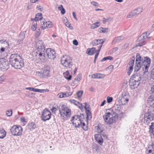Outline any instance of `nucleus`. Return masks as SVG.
<instances>
[{"instance_id":"8","label":"nucleus","mask_w":154,"mask_h":154,"mask_svg":"<svg viewBox=\"0 0 154 154\" xmlns=\"http://www.w3.org/2000/svg\"><path fill=\"white\" fill-rule=\"evenodd\" d=\"M121 94L119 98V102L122 105L126 104L128 101L129 97V94L126 90L122 89Z\"/></svg>"},{"instance_id":"28","label":"nucleus","mask_w":154,"mask_h":154,"mask_svg":"<svg viewBox=\"0 0 154 154\" xmlns=\"http://www.w3.org/2000/svg\"><path fill=\"white\" fill-rule=\"evenodd\" d=\"M124 39V37L122 36H118L115 38L113 40L112 42L114 43H118L121 42Z\"/></svg>"},{"instance_id":"27","label":"nucleus","mask_w":154,"mask_h":154,"mask_svg":"<svg viewBox=\"0 0 154 154\" xmlns=\"http://www.w3.org/2000/svg\"><path fill=\"white\" fill-rule=\"evenodd\" d=\"M0 43L2 44L1 47L7 48V49L8 50L9 48V45L8 42L6 41H0Z\"/></svg>"},{"instance_id":"22","label":"nucleus","mask_w":154,"mask_h":154,"mask_svg":"<svg viewBox=\"0 0 154 154\" xmlns=\"http://www.w3.org/2000/svg\"><path fill=\"white\" fill-rule=\"evenodd\" d=\"M94 137L96 141L100 145H101L103 142V139L100 134H96L94 135Z\"/></svg>"},{"instance_id":"62","label":"nucleus","mask_w":154,"mask_h":154,"mask_svg":"<svg viewBox=\"0 0 154 154\" xmlns=\"http://www.w3.org/2000/svg\"><path fill=\"white\" fill-rule=\"evenodd\" d=\"M51 109V110H52L53 112H55L57 111V109L55 107H52Z\"/></svg>"},{"instance_id":"14","label":"nucleus","mask_w":154,"mask_h":154,"mask_svg":"<svg viewBox=\"0 0 154 154\" xmlns=\"http://www.w3.org/2000/svg\"><path fill=\"white\" fill-rule=\"evenodd\" d=\"M9 64L8 61L3 58L0 59V70L3 71L8 69Z\"/></svg>"},{"instance_id":"60","label":"nucleus","mask_w":154,"mask_h":154,"mask_svg":"<svg viewBox=\"0 0 154 154\" xmlns=\"http://www.w3.org/2000/svg\"><path fill=\"white\" fill-rule=\"evenodd\" d=\"M78 106V107L80 109H82L83 108L82 107V104L79 102V103H78V105H77Z\"/></svg>"},{"instance_id":"12","label":"nucleus","mask_w":154,"mask_h":154,"mask_svg":"<svg viewBox=\"0 0 154 154\" xmlns=\"http://www.w3.org/2000/svg\"><path fill=\"white\" fill-rule=\"evenodd\" d=\"M141 78H139L137 79V78H130L129 80V85L132 89L137 88L140 84Z\"/></svg>"},{"instance_id":"43","label":"nucleus","mask_w":154,"mask_h":154,"mask_svg":"<svg viewBox=\"0 0 154 154\" xmlns=\"http://www.w3.org/2000/svg\"><path fill=\"white\" fill-rule=\"evenodd\" d=\"M25 33L23 32H21L19 35L20 39L23 40L25 38Z\"/></svg>"},{"instance_id":"39","label":"nucleus","mask_w":154,"mask_h":154,"mask_svg":"<svg viewBox=\"0 0 154 154\" xmlns=\"http://www.w3.org/2000/svg\"><path fill=\"white\" fill-rule=\"evenodd\" d=\"M41 30L40 29H37L35 34V37L36 38H38L40 36L41 34Z\"/></svg>"},{"instance_id":"3","label":"nucleus","mask_w":154,"mask_h":154,"mask_svg":"<svg viewBox=\"0 0 154 154\" xmlns=\"http://www.w3.org/2000/svg\"><path fill=\"white\" fill-rule=\"evenodd\" d=\"M84 118L83 116L75 115L72 117L71 121L73 125L75 128H78L80 126H83V128L85 131L87 129V127L85 128V123L83 122Z\"/></svg>"},{"instance_id":"46","label":"nucleus","mask_w":154,"mask_h":154,"mask_svg":"<svg viewBox=\"0 0 154 154\" xmlns=\"http://www.w3.org/2000/svg\"><path fill=\"white\" fill-rule=\"evenodd\" d=\"M107 101L108 103H110L113 100V98L112 97L108 96L106 98Z\"/></svg>"},{"instance_id":"48","label":"nucleus","mask_w":154,"mask_h":154,"mask_svg":"<svg viewBox=\"0 0 154 154\" xmlns=\"http://www.w3.org/2000/svg\"><path fill=\"white\" fill-rule=\"evenodd\" d=\"M6 114L8 116H10L12 114V111L11 110H8L6 112Z\"/></svg>"},{"instance_id":"35","label":"nucleus","mask_w":154,"mask_h":154,"mask_svg":"<svg viewBox=\"0 0 154 154\" xmlns=\"http://www.w3.org/2000/svg\"><path fill=\"white\" fill-rule=\"evenodd\" d=\"M93 76H94L95 77H103V76H105V75L103 74L100 73H96L91 75V77H93Z\"/></svg>"},{"instance_id":"6","label":"nucleus","mask_w":154,"mask_h":154,"mask_svg":"<svg viewBox=\"0 0 154 154\" xmlns=\"http://www.w3.org/2000/svg\"><path fill=\"white\" fill-rule=\"evenodd\" d=\"M139 61L142 66V69L144 71L143 72H147L150 65V59L147 57H140V59Z\"/></svg>"},{"instance_id":"34","label":"nucleus","mask_w":154,"mask_h":154,"mask_svg":"<svg viewBox=\"0 0 154 154\" xmlns=\"http://www.w3.org/2000/svg\"><path fill=\"white\" fill-rule=\"evenodd\" d=\"M58 8L59 10L61 11V13L62 14H64L65 13V10L64 8H63V6L60 5V6L58 7Z\"/></svg>"},{"instance_id":"40","label":"nucleus","mask_w":154,"mask_h":154,"mask_svg":"<svg viewBox=\"0 0 154 154\" xmlns=\"http://www.w3.org/2000/svg\"><path fill=\"white\" fill-rule=\"evenodd\" d=\"M101 47H102V45H100L98 48V49H97V51L96 52L97 53H96V54H95V55L94 58H95V59H97V57L99 55V52L100 51V50Z\"/></svg>"},{"instance_id":"29","label":"nucleus","mask_w":154,"mask_h":154,"mask_svg":"<svg viewBox=\"0 0 154 154\" xmlns=\"http://www.w3.org/2000/svg\"><path fill=\"white\" fill-rule=\"evenodd\" d=\"M6 132L3 129H0V138H3L6 135Z\"/></svg>"},{"instance_id":"64","label":"nucleus","mask_w":154,"mask_h":154,"mask_svg":"<svg viewBox=\"0 0 154 154\" xmlns=\"http://www.w3.org/2000/svg\"><path fill=\"white\" fill-rule=\"evenodd\" d=\"M103 23L104 24L106 22L107 20L108 21L109 20V19H106L104 17H103Z\"/></svg>"},{"instance_id":"36","label":"nucleus","mask_w":154,"mask_h":154,"mask_svg":"<svg viewBox=\"0 0 154 154\" xmlns=\"http://www.w3.org/2000/svg\"><path fill=\"white\" fill-rule=\"evenodd\" d=\"M83 93V91H80L77 92L76 94L79 100L81 99V97L82 96Z\"/></svg>"},{"instance_id":"61","label":"nucleus","mask_w":154,"mask_h":154,"mask_svg":"<svg viewBox=\"0 0 154 154\" xmlns=\"http://www.w3.org/2000/svg\"><path fill=\"white\" fill-rule=\"evenodd\" d=\"M151 77H154V68L152 70L151 73Z\"/></svg>"},{"instance_id":"56","label":"nucleus","mask_w":154,"mask_h":154,"mask_svg":"<svg viewBox=\"0 0 154 154\" xmlns=\"http://www.w3.org/2000/svg\"><path fill=\"white\" fill-rule=\"evenodd\" d=\"M37 8L38 10H39L40 11H42L43 10V8L41 7L40 5H37Z\"/></svg>"},{"instance_id":"30","label":"nucleus","mask_w":154,"mask_h":154,"mask_svg":"<svg viewBox=\"0 0 154 154\" xmlns=\"http://www.w3.org/2000/svg\"><path fill=\"white\" fill-rule=\"evenodd\" d=\"M42 14L41 13H38L37 14L34 19V21H38L42 19Z\"/></svg>"},{"instance_id":"44","label":"nucleus","mask_w":154,"mask_h":154,"mask_svg":"<svg viewBox=\"0 0 154 154\" xmlns=\"http://www.w3.org/2000/svg\"><path fill=\"white\" fill-rule=\"evenodd\" d=\"M136 11L135 12L136 13V15L138 14L139 13L142 12V10L140 8H137V9L134 10L133 11Z\"/></svg>"},{"instance_id":"38","label":"nucleus","mask_w":154,"mask_h":154,"mask_svg":"<svg viewBox=\"0 0 154 154\" xmlns=\"http://www.w3.org/2000/svg\"><path fill=\"white\" fill-rule=\"evenodd\" d=\"M152 149L148 151V154H154V144H153L151 146Z\"/></svg>"},{"instance_id":"1","label":"nucleus","mask_w":154,"mask_h":154,"mask_svg":"<svg viewBox=\"0 0 154 154\" xmlns=\"http://www.w3.org/2000/svg\"><path fill=\"white\" fill-rule=\"evenodd\" d=\"M35 46L37 51L32 53L33 57L35 56L37 59L44 60L46 57L45 54V47L42 40H37L35 42Z\"/></svg>"},{"instance_id":"55","label":"nucleus","mask_w":154,"mask_h":154,"mask_svg":"<svg viewBox=\"0 0 154 154\" xmlns=\"http://www.w3.org/2000/svg\"><path fill=\"white\" fill-rule=\"evenodd\" d=\"M91 3L93 6L96 7H97L99 5L97 2L94 1L91 2Z\"/></svg>"},{"instance_id":"20","label":"nucleus","mask_w":154,"mask_h":154,"mask_svg":"<svg viewBox=\"0 0 154 154\" xmlns=\"http://www.w3.org/2000/svg\"><path fill=\"white\" fill-rule=\"evenodd\" d=\"M52 23L50 21L44 22L43 21L41 23V26L40 28L43 30L46 28H51L52 27Z\"/></svg>"},{"instance_id":"52","label":"nucleus","mask_w":154,"mask_h":154,"mask_svg":"<svg viewBox=\"0 0 154 154\" xmlns=\"http://www.w3.org/2000/svg\"><path fill=\"white\" fill-rule=\"evenodd\" d=\"M129 45V44L128 43H125L122 46V49H125L128 47Z\"/></svg>"},{"instance_id":"19","label":"nucleus","mask_w":154,"mask_h":154,"mask_svg":"<svg viewBox=\"0 0 154 154\" xmlns=\"http://www.w3.org/2000/svg\"><path fill=\"white\" fill-rule=\"evenodd\" d=\"M113 109L116 112L119 114H124L125 113V111L123 109V108L121 107L120 105L115 104L113 107Z\"/></svg>"},{"instance_id":"7","label":"nucleus","mask_w":154,"mask_h":154,"mask_svg":"<svg viewBox=\"0 0 154 154\" xmlns=\"http://www.w3.org/2000/svg\"><path fill=\"white\" fill-rule=\"evenodd\" d=\"M140 59V56L139 53H137L136 54V60L134 67V73L131 77H136V76H139L140 75L139 74L137 73V72L139 71L141 69H142V66L139 61Z\"/></svg>"},{"instance_id":"9","label":"nucleus","mask_w":154,"mask_h":154,"mask_svg":"<svg viewBox=\"0 0 154 154\" xmlns=\"http://www.w3.org/2000/svg\"><path fill=\"white\" fill-rule=\"evenodd\" d=\"M117 116H114L109 112H107L103 116V118L106 124H111L115 122L117 119Z\"/></svg>"},{"instance_id":"59","label":"nucleus","mask_w":154,"mask_h":154,"mask_svg":"<svg viewBox=\"0 0 154 154\" xmlns=\"http://www.w3.org/2000/svg\"><path fill=\"white\" fill-rule=\"evenodd\" d=\"M26 90H29L31 91H33L34 90V88L31 87H28L26 88Z\"/></svg>"},{"instance_id":"41","label":"nucleus","mask_w":154,"mask_h":154,"mask_svg":"<svg viewBox=\"0 0 154 154\" xmlns=\"http://www.w3.org/2000/svg\"><path fill=\"white\" fill-rule=\"evenodd\" d=\"M86 114L87 115V119H91V114L90 110L86 111Z\"/></svg>"},{"instance_id":"53","label":"nucleus","mask_w":154,"mask_h":154,"mask_svg":"<svg viewBox=\"0 0 154 154\" xmlns=\"http://www.w3.org/2000/svg\"><path fill=\"white\" fill-rule=\"evenodd\" d=\"M57 96L60 98L65 97H64V93H60L58 94Z\"/></svg>"},{"instance_id":"26","label":"nucleus","mask_w":154,"mask_h":154,"mask_svg":"<svg viewBox=\"0 0 154 154\" xmlns=\"http://www.w3.org/2000/svg\"><path fill=\"white\" fill-rule=\"evenodd\" d=\"M149 126V132L152 138H154V123H152Z\"/></svg>"},{"instance_id":"31","label":"nucleus","mask_w":154,"mask_h":154,"mask_svg":"<svg viewBox=\"0 0 154 154\" xmlns=\"http://www.w3.org/2000/svg\"><path fill=\"white\" fill-rule=\"evenodd\" d=\"M28 127L29 129L32 130L35 128L36 126L34 123L32 122L29 124Z\"/></svg>"},{"instance_id":"16","label":"nucleus","mask_w":154,"mask_h":154,"mask_svg":"<svg viewBox=\"0 0 154 154\" xmlns=\"http://www.w3.org/2000/svg\"><path fill=\"white\" fill-rule=\"evenodd\" d=\"M51 113L49 110L45 109L43 111L42 116V119L43 121L45 122L49 120L51 117Z\"/></svg>"},{"instance_id":"42","label":"nucleus","mask_w":154,"mask_h":154,"mask_svg":"<svg viewBox=\"0 0 154 154\" xmlns=\"http://www.w3.org/2000/svg\"><path fill=\"white\" fill-rule=\"evenodd\" d=\"M64 93L65 97H67L71 96L72 94V92H66Z\"/></svg>"},{"instance_id":"18","label":"nucleus","mask_w":154,"mask_h":154,"mask_svg":"<svg viewBox=\"0 0 154 154\" xmlns=\"http://www.w3.org/2000/svg\"><path fill=\"white\" fill-rule=\"evenodd\" d=\"M46 53V55L48 58L50 59H54L56 57L55 52L53 49L48 48L45 51Z\"/></svg>"},{"instance_id":"15","label":"nucleus","mask_w":154,"mask_h":154,"mask_svg":"<svg viewBox=\"0 0 154 154\" xmlns=\"http://www.w3.org/2000/svg\"><path fill=\"white\" fill-rule=\"evenodd\" d=\"M50 67L47 66L43 69V72H37L36 75L38 76H49L50 72Z\"/></svg>"},{"instance_id":"21","label":"nucleus","mask_w":154,"mask_h":154,"mask_svg":"<svg viewBox=\"0 0 154 154\" xmlns=\"http://www.w3.org/2000/svg\"><path fill=\"white\" fill-rule=\"evenodd\" d=\"M147 104L150 106L149 108H154V94L150 95L148 98Z\"/></svg>"},{"instance_id":"54","label":"nucleus","mask_w":154,"mask_h":154,"mask_svg":"<svg viewBox=\"0 0 154 154\" xmlns=\"http://www.w3.org/2000/svg\"><path fill=\"white\" fill-rule=\"evenodd\" d=\"M80 80V78H75L74 80V83H77Z\"/></svg>"},{"instance_id":"25","label":"nucleus","mask_w":154,"mask_h":154,"mask_svg":"<svg viewBox=\"0 0 154 154\" xmlns=\"http://www.w3.org/2000/svg\"><path fill=\"white\" fill-rule=\"evenodd\" d=\"M97 51L95 48H88L87 50V53L89 55H92Z\"/></svg>"},{"instance_id":"49","label":"nucleus","mask_w":154,"mask_h":154,"mask_svg":"<svg viewBox=\"0 0 154 154\" xmlns=\"http://www.w3.org/2000/svg\"><path fill=\"white\" fill-rule=\"evenodd\" d=\"M69 73L68 71H66L65 73H63L64 77H72L71 75L69 74Z\"/></svg>"},{"instance_id":"45","label":"nucleus","mask_w":154,"mask_h":154,"mask_svg":"<svg viewBox=\"0 0 154 154\" xmlns=\"http://www.w3.org/2000/svg\"><path fill=\"white\" fill-rule=\"evenodd\" d=\"M85 106L84 108L86 111H90V108L89 105L88 104H87L86 103H85Z\"/></svg>"},{"instance_id":"10","label":"nucleus","mask_w":154,"mask_h":154,"mask_svg":"<svg viewBox=\"0 0 154 154\" xmlns=\"http://www.w3.org/2000/svg\"><path fill=\"white\" fill-rule=\"evenodd\" d=\"M72 59L68 55H65L61 58V64L64 67L70 68L72 65Z\"/></svg>"},{"instance_id":"24","label":"nucleus","mask_w":154,"mask_h":154,"mask_svg":"<svg viewBox=\"0 0 154 154\" xmlns=\"http://www.w3.org/2000/svg\"><path fill=\"white\" fill-rule=\"evenodd\" d=\"M7 48L1 47L0 49V55L2 57H4L7 56V52L8 51Z\"/></svg>"},{"instance_id":"17","label":"nucleus","mask_w":154,"mask_h":154,"mask_svg":"<svg viewBox=\"0 0 154 154\" xmlns=\"http://www.w3.org/2000/svg\"><path fill=\"white\" fill-rule=\"evenodd\" d=\"M150 34V33H148L147 32H145L142 35H140L137 39V41L139 42V43H141V44L140 45V46H142L145 44V41L144 39L146 38H150L148 37V36Z\"/></svg>"},{"instance_id":"37","label":"nucleus","mask_w":154,"mask_h":154,"mask_svg":"<svg viewBox=\"0 0 154 154\" xmlns=\"http://www.w3.org/2000/svg\"><path fill=\"white\" fill-rule=\"evenodd\" d=\"M136 11H133L132 12L129 13V14L127 16L128 18H130L133 16L136 15V13L135 12Z\"/></svg>"},{"instance_id":"13","label":"nucleus","mask_w":154,"mask_h":154,"mask_svg":"<svg viewBox=\"0 0 154 154\" xmlns=\"http://www.w3.org/2000/svg\"><path fill=\"white\" fill-rule=\"evenodd\" d=\"M135 57L133 56L130 59L127 66V74L129 75L133 69V66L134 62Z\"/></svg>"},{"instance_id":"58","label":"nucleus","mask_w":154,"mask_h":154,"mask_svg":"<svg viewBox=\"0 0 154 154\" xmlns=\"http://www.w3.org/2000/svg\"><path fill=\"white\" fill-rule=\"evenodd\" d=\"M151 92L152 94H154V85H153L151 88Z\"/></svg>"},{"instance_id":"47","label":"nucleus","mask_w":154,"mask_h":154,"mask_svg":"<svg viewBox=\"0 0 154 154\" xmlns=\"http://www.w3.org/2000/svg\"><path fill=\"white\" fill-rule=\"evenodd\" d=\"M33 91L35 92H42L45 91L44 89H38L34 88Z\"/></svg>"},{"instance_id":"63","label":"nucleus","mask_w":154,"mask_h":154,"mask_svg":"<svg viewBox=\"0 0 154 154\" xmlns=\"http://www.w3.org/2000/svg\"><path fill=\"white\" fill-rule=\"evenodd\" d=\"M106 58L107 60H113V58L110 56L106 57Z\"/></svg>"},{"instance_id":"57","label":"nucleus","mask_w":154,"mask_h":154,"mask_svg":"<svg viewBox=\"0 0 154 154\" xmlns=\"http://www.w3.org/2000/svg\"><path fill=\"white\" fill-rule=\"evenodd\" d=\"M73 44L75 45H77L78 44V42L77 40H74L73 41Z\"/></svg>"},{"instance_id":"11","label":"nucleus","mask_w":154,"mask_h":154,"mask_svg":"<svg viewBox=\"0 0 154 154\" xmlns=\"http://www.w3.org/2000/svg\"><path fill=\"white\" fill-rule=\"evenodd\" d=\"M10 131L13 136H19L22 134L23 129L20 125H14L11 127Z\"/></svg>"},{"instance_id":"4","label":"nucleus","mask_w":154,"mask_h":154,"mask_svg":"<svg viewBox=\"0 0 154 154\" xmlns=\"http://www.w3.org/2000/svg\"><path fill=\"white\" fill-rule=\"evenodd\" d=\"M60 117L64 120H67L71 114V110L64 105H62L59 107Z\"/></svg>"},{"instance_id":"51","label":"nucleus","mask_w":154,"mask_h":154,"mask_svg":"<svg viewBox=\"0 0 154 154\" xmlns=\"http://www.w3.org/2000/svg\"><path fill=\"white\" fill-rule=\"evenodd\" d=\"M70 102L72 103H73L75 105L77 106L78 105V103H79V102L76 101L74 100H70Z\"/></svg>"},{"instance_id":"5","label":"nucleus","mask_w":154,"mask_h":154,"mask_svg":"<svg viewBox=\"0 0 154 154\" xmlns=\"http://www.w3.org/2000/svg\"><path fill=\"white\" fill-rule=\"evenodd\" d=\"M147 112L145 113L143 122L146 125H148L150 122L154 120V109L149 108Z\"/></svg>"},{"instance_id":"23","label":"nucleus","mask_w":154,"mask_h":154,"mask_svg":"<svg viewBox=\"0 0 154 154\" xmlns=\"http://www.w3.org/2000/svg\"><path fill=\"white\" fill-rule=\"evenodd\" d=\"M104 42V41L102 39H95L92 42V43L93 46L99 45V47L100 45L102 46Z\"/></svg>"},{"instance_id":"32","label":"nucleus","mask_w":154,"mask_h":154,"mask_svg":"<svg viewBox=\"0 0 154 154\" xmlns=\"http://www.w3.org/2000/svg\"><path fill=\"white\" fill-rule=\"evenodd\" d=\"M37 23L36 21H34L32 23L31 28L32 30L33 31H35L36 29L37 25Z\"/></svg>"},{"instance_id":"2","label":"nucleus","mask_w":154,"mask_h":154,"mask_svg":"<svg viewBox=\"0 0 154 154\" xmlns=\"http://www.w3.org/2000/svg\"><path fill=\"white\" fill-rule=\"evenodd\" d=\"M9 61L12 66L17 69H20L24 66L22 58L17 54H11L9 58Z\"/></svg>"},{"instance_id":"33","label":"nucleus","mask_w":154,"mask_h":154,"mask_svg":"<svg viewBox=\"0 0 154 154\" xmlns=\"http://www.w3.org/2000/svg\"><path fill=\"white\" fill-rule=\"evenodd\" d=\"M100 25L99 22H97L93 24L91 26V29H94L98 27Z\"/></svg>"},{"instance_id":"50","label":"nucleus","mask_w":154,"mask_h":154,"mask_svg":"<svg viewBox=\"0 0 154 154\" xmlns=\"http://www.w3.org/2000/svg\"><path fill=\"white\" fill-rule=\"evenodd\" d=\"M98 31L99 32H103L105 33L106 32V29H105L104 28L100 27Z\"/></svg>"}]
</instances>
